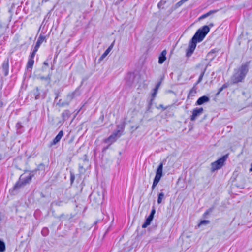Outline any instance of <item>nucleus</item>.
I'll return each instance as SVG.
<instances>
[{"label": "nucleus", "mask_w": 252, "mask_h": 252, "mask_svg": "<svg viewBox=\"0 0 252 252\" xmlns=\"http://www.w3.org/2000/svg\"><path fill=\"white\" fill-rule=\"evenodd\" d=\"M210 31L208 26H204L199 29L190 41L188 48L187 49L186 56L188 57H190L193 53L196 47L197 42H201Z\"/></svg>", "instance_id": "nucleus-1"}, {"label": "nucleus", "mask_w": 252, "mask_h": 252, "mask_svg": "<svg viewBox=\"0 0 252 252\" xmlns=\"http://www.w3.org/2000/svg\"><path fill=\"white\" fill-rule=\"evenodd\" d=\"M248 63H245L241 66L235 71L234 74L231 76L230 81L232 84H236L242 82L248 72Z\"/></svg>", "instance_id": "nucleus-2"}, {"label": "nucleus", "mask_w": 252, "mask_h": 252, "mask_svg": "<svg viewBox=\"0 0 252 252\" xmlns=\"http://www.w3.org/2000/svg\"><path fill=\"white\" fill-rule=\"evenodd\" d=\"M34 176V171H30L29 174L27 176H24L21 175L19 181L16 183L14 186V189L17 190L19 189L24 187L26 185L30 183L32 177Z\"/></svg>", "instance_id": "nucleus-3"}, {"label": "nucleus", "mask_w": 252, "mask_h": 252, "mask_svg": "<svg viewBox=\"0 0 252 252\" xmlns=\"http://www.w3.org/2000/svg\"><path fill=\"white\" fill-rule=\"evenodd\" d=\"M163 163H160L156 170V176L154 178L153 185L152 186V190H153L155 189V187L158 185L161 178L163 176Z\"/></svg>", "instance_id": "nucleus-4"}, {"label": "nucleus", "mask_w": 252, "mask_h": 252, "mask_svg": "<svg viewBox=\"0 0 252 252\" xmlns=\"http://www.w3.org/2000/svg\"><path fill=\"white\" fill-rule=\"evenodd\" d=\"M228 158V155H225L211 163V170L214 171L221 168L224 165L225 161Z\"/></svg>", "instance_id": "nucleus-5"}, {"label": "nucleus", "mask_w": 252, "mask_h": 252, "mask_svg": "<svg viewBox=\"0 0 252 252\" xmlns=\"http://www.w3.org/2000/svg\"><path fill=\"white\" fill-rule=\"evenodd\" d=\"M120 130H117L112 134H111L109 137L105 139L104 140V142L106 143H109V145H111L113 142H114L120 136L121 134H120Z\"/></svg>", "instance_id": "nucleus-6"}, {"label": "nucleus", "mask_w": 252, "mask_h": 252, "mask_svg": "<svg viewBox=\"0 0 252 252\" xmlns=\"http://www.w3.org/2000/svg\"><path fill=\"white\" fill-rule=\"evenodd\" d=\"M203 112V108H196L192 110V114L190 116V120L194 121L196 118L201 115Z\"/></svg>", "instance_id": "nucleus-7"}, {"label": "nucleus", "mask_w": 252, "mask_h": 252, "mask_svg": "<svg viewBox=\"0 0 252 252\" xmlns=\"http://www.w3.org/2000/svg\"><path fill=\"white\" fill-rule=\"evenodd\" d=\"M45 165L43 163H40L37 166V168L32 170V171H34V175L36 174V173L38 171L39 174H41V175H43L45 174Z\"/></svg>", "instance_id": "nucleus-8"}, {"label": "nucleus", "mask_w": 252, "mask_h": 252, "mask_svg": "<svg viewBox=\"0 0 252 252\" xmlns=\"http://www.w3.org/2000/svg\"><path fill=\"white\" fill-rule=\"evenodd\" d=\"M2 71L4 76H7L9 72V62L8 60L4 61L2 64Z\"/></svg>", "instance_id": "nucleus-9"}, {"label": "nucleus", "mask_w": 252, "mask_h": 252, "mask_svg": "<svg viewBox=\"0 0 252 252\" xmlns=\"http://www.w3.org/2000/svg\"><path fill=\"white\" fill-rule=\"evenodd\" d=\"M210 100L209 98L206 96H202L199 97L196 101V104L198 105H200L203 104L204 103H206L209 102Z\"/></svg>", "instance_id": "nucleus-10"}, {"label": "nucleus", "mask_w": 252, "mask_h": 252, "mask_svg": "<svg viewBox=\"0 0 252 252\" xmlns=\"http://www.w3.org/2000/svg\"><path fill=\"white\" fill-rule=\"evenodd\" d=\"M63 135V131L62 130H61L58 133L57 135L55 137V138L53 139L52 142L51 143V145H56L57 143H58L61 139Z\"/></svg>", "instance_id": "nucleus-11"}, {"label": "nucleus", "mask_w": 252, "mask_h": 252, "mask_svg": "<svg viewBox=\"0 0 252 252\" xmlns=\"http://www.w3.org/2000/svg\"><path fill=\"white\" fill-rule=\"evenodd\" d=\"M196 90H197L196 86L194 85L193 87L191 89V90L189 92V93L188 94L187 98L190 99V98H191L192 97L194 96L197 93Z\"/></svg>", "instance_id": "nucleus-12"}, {"label": "nucleus", "mask_w": 252, "mask_h": 252, "mask_svg": "<svg viewBox=\"0 0 252 252\" xmlns=\"http://www.w3.org/2000/svg\"><path fill=\"white\" fill-rule=\"evenodd\" d=\"M114 43H115V41H114L113 42V43L106 50V51L104 52V53L101 55V56L100 58V60H102L104 58H105L107 56V55L109 53V52L112 49V48L114 46Z\"/></svg>", "instance_id": "nucleus-13"}, {"label": "nucleus", "mask_w": 252, "mask_h": 252, "mask_svg": "<svg viewBox=\"0 0 252 252\" xmlns=\"http://www.w3.org/2000/svg\"><path fill=\"white\" fill-rule=\"evenodd\" d=\"M45 37L41 35L39 36L38 38V40L36 43L35 46H34V49H36V50L38 51L40 46L43 43L44 40H45Z\"/></svg>", "instance_id": "nucleus-14"}, {"label": "nucleus", "mask_w": 252, "mask_h": 252, "mask_svg": "<svg viewBox=\"0 0 252 252\" xmlns=\"http://www.w3.org/2000/svg\"><path fill=\"white\" fill-rule=\"evenodd\" d=\"M167 54V52L165 50H164L162 51L160 56L158 58V63L159 64H162L163 62L166 60V55Z\"/></svg>", "instance_id": "nucleus-15"}, {"label": "nucleus", "mask_w": 252, "mask_h": 252, "mask_svg": "<svg viewBox=\"0 0 252 252\" xmlns=\"http://www.w3.org/2000/svg\"><path fill=\"white\" fill-rule=\"evenodd\" d=\"M71 114V112L68 110H65L64 111H63L62 114V117L63 121L64 122V121L67 120L69 119V118L70 117Z\"/></svg>", "instance_id": "nucleus-16"}, {"label": "nucleus", "mask_w": 252, "mask_h": 252, "mask_svg": "<svg viewBox=\"0 0 252 252\" xmlns=\"http://www.w3.org/2000/svg\"><path fill=\"white\" fill-rule=\"evenodd\" d=\"M153 218H154L149 216L146 219L144 223L142 224V227L143 228H146L149 225H150Z\"/></svg>", "instance_id": "nucleus-17"}, {"label": "nucleus", "mask_w": 252, "mask_h": 252, "mask_svg": "<svg viewBox=\"0 0 252 252\" xmlns=\"http://www.w3.org/2000/svg\"><path fill=\"white\" fill-rule=\"evenodd\" d=\"M206 68L207 67H206L204 70L201 72V73L200 74L199 77V78L197 80V81L195 83V84H194V85L197 86L198 84H199L202 80L203 79V77L204 76V73L206 70Z\"/></svg>", "instance_id": "nucleus-18"}, {"label": "nucleus", "mask_w": 252, "mask_h": 252, "mask_svg": "<svg viewBox=\"0 0 252 252\" xmlns=\"http://www.w3.org/2000/svg\"><path fill=\"white\" fill-rule=\"evenodd\" d=\"M34 96L35 99H39L41 98L40 93L38 87H36L34 92Z\"/></svg>", "instance_id": "nucleus-19"}, {"label": "nucleus", "mask_w": 252, "mask_h": 252, "mask_svg": "<svg viewBox=\"0 0 252 252\" xmlns=\"http://www.w3.org/2000/svg\"><path fill=\"white\" fill-rule=\"evenodd\" d=\"M163 199H164V194L163 192L159 193L158 195V203L160 204Z\"/></svg>", "instance_id": "nucleus-20"}, {"label": "nucleus", "mask_w": 252, "mask_h": 252, "mask_svg": "<svg viewBox=\"0 0 252 252\" xmlns=\"http://www.w3.org/2000/svg\"><path fill=\"white\" fill-rule=\"evenodd\" d=\"M33 64H34L33 59L29 58L28 63H27V67L28 68H32L33 66Z\"/></svg>", "instance_id": "nucleus-21"}, {"label": "nucleus", "mask_w": 252, "mask_h": 252, "mask_svg": "<svg viewBox=\"0 0 252 252\" xmlns=\"http://www.w3.org/2000/svg\"><path fill=\"white\" fill-rule=\"evenodd\" d=\"M5 251V245L4 242L0 240V252H4Z\"/></svg>", "instance_id": "nucleus-22"}, {"label": "nucleus", "mask_w": 252, "mask_h": 252, "mask_svg": "<svg viewBox=\"0 0 252 252\" xmlns=\"http://www.w3.org/2000/svg\"><path fill=\"white\" fill-rule=\"evenodd\" d=\"M63 203L62 201H55L51 203V205L54 206H61Z\"/></svg>", "instance_id": "nucleus-23"}, {"label": "nucleus", "mask_w": 252, "mask_h": 252, "mask_svg": "<svg viewBox=\"0 0 252 252\" xmlns=\"http://www.w3.org/2000/svg\"><path fill=\"white\" fill-rule=\"evenodd\" d=\"M40 79L41 80H45L46 81H47V82L48 83H50V76L49 75H48L47 77H43V76H41L40 77Z\"/></svg>", "instance_id": "nucleus-24"}, {"label": "nucleus", "mask_w": 252, "mask_h": 252, "mask_svg": "<svg viewBox=\"0 0 252 252\" xmlns=\"http://www.w3.org/2000/svg\"><path fill=\"white\" fill-rule=\"evenodd\" d=\"M37 50H36V49H33L32 52L31 53V54L30 55V59H33L34 56H35V55L36 54V53L37 52Z\"/></svg>", "instance_id": "nucleus-25"}, {"label": "nucleus", "mask_w": 252, "mask_h": 252, "mask_svg": "<svg viewBox=\"0 0 252 252\" xmlns=\"http://www.w3.org/2000/svg\"><path fill=\"white\" fill-rule=\"evenodd\" d=\"M209 220H202L198 224V226H200L202 225H203V224H208L209 223Z\"/></svg>", "instance_id": "nucleus-26"}, {"label": "nucleus", "mask_w": 252, "mask_h": 252, "mask_svg": "<svg viewBox=\"0 0 252 252\" xmlns=\"http://www.w3.org/2000/svg\"><path fill=\"white\" fill-rule=\"evenodd\" d=\"M209 16V14L207 12V13L204 14L202 15V16H201L199 18V20H202V19H205V18H207V17H208Z\"/></svg>", "instance_id": "nucleus-27"}, {"label": "nucleus", "mask_w": 252, "mask_h": 252, "mask_svg": "<svg viewBox=\"0 0 252 252\" xmlns=\"http://www.w3.org/2000/svg\"><path fill=\"white\" fill-rule=\"evenodd\" d=\"M76 93H77V91L76 90L75 91L73 92L71 94H69L68 96H69L71 99H73L74 98V97L75 96V94H76Z\"/></svg>", "instance_id": "nucleus-28"}, {"label": "nucleus", "mask_w": 252, "mask_h": 252, "mask_svg": "<svg viewBox=\"0 0 252 252\" xmlns=\"http://www.w3.org/2000/svg\"><path fill=\"white\" fill-rule=\"evenodd\" d=\"M155 212H156V210L155 209H153L152 210H151V212L150 213V214L149 215V216H151L153 218H154V216L155 214Z\"/></svg>", "instance_id": "nucleus-29"}, {"label": "nucleus", "mask_w": 252, "mask_h": 252, "mask_svg": "<svg viewBox=\"0 0 252 252\" xmlns=\"http://www.w3.org/2000/svg\"><path fill=\"white\" fill-rule=\"evenodd\" d=\"M153 101V100H152V99H150V101H149V102L148 103V110H149L151 108V106L152 105Z\"/></svg>", "instance_id": "nucleus-30"}, {"label": "nucleus", "mask_w": 252, "mask_h": 252, "mask_svg": "<svg viewBox=\"0 0 252 252\" xmlns=\"http://www.w3.org/2000/svg\"><path fill=\"white\" fill-rule=\"evenodd\" d=\"M218 11V10H210L208 13L209 14V15L210 16L212 14H214V13H216Z\"/></svg>", "instance_id": "nucleus-31"}, {"label": "nucleus", "mask_w": 252, "mask_h": 252, "mask_svg": "<svg viewBox=\"0 0 252 252\" xmlns=\"http://www.w3.org/2000/svg\"><path fill=\"white\" fill-rule=\"evenodd\" d=\"M156 94H157V93L153 92V93L152 94V95H151V99H152V100H154L155 97L156 96Z\"/></svg>", "instance_id": "nucleus-32"}, {"label": "nucleus", "mask_w": 252, "mask_h": 252, "mask_svg": "<svg viewBox=\"0 0 252 252\" xmlns=\"http://www.w3.org/2000/svg\"><path fill=\"white\" fill-rule=\"evenodd\" d=\"M223 90V88H222L221 87H220L218 92L217 93V94H216V96H218L222 91Z\"/></svg>", "instance_id": "nucleus-33"}, {"label": "nucleus", "mask_w": 252, "mask_h": 252, "mask_svg": "<svg viewBox=\"0 0 252 252\" xmlns=\"http://www.w3.org/2000/svg\"><path fill=\"white\" fill-rule=\"evenodd\" d=\"M16 126L17 129H20L22 127V126L21 125V124L20 122H18L17 123Z\"/></svg>", "instance_id": "nucleus-34"}, {"label": "nucleus", "mask_w": 252, "mask_h": 252, "mask_svg": "<svg viewBox=\"0 0 252 252\" xmlns=\"http://www.w3.org/2000/svg\"><path fill=\"white\" fill-rule=\"evenodd\" d=\"M228 87V84L227 83H225L222 86H221V88H223V89L224 90V89L227 88Z\"/></svg>", "instance_id": "nucleus-35"}, {"label": "nucleus", "mask_w": 252, "mask_h": 252, "mask_svg": "<svg viewBox=\"0 0 252 252\" xmlns=\"http://www.w3.org/2000/svg\"><path fill=\"white\" fill-rule=\"evenodd\" d=\"M186 1H183L182 0H181V1H179L177 4L178 5V6H181L183 3H184V2H185Z\"/></svg>", "instance_id": "nucleus-36"}, {"label": "nucleus", "mask_w": 252, "mask_h": 252, "mask_svg": "<svg viewBox=\"0 0 252 252\" xmlns=\"http://www.w3.org/2000/svg\"><path fill=\"white\" fill-rule=\"evenodd\" d=\"M123 0H117V1L116 2V4H119L121 2H122Z\"/></svg>", "instance_id": "nucleus-37"}, {"label": "nucleus", "mask_w": 252, "mask_h": 252, "mask_svg": "<svg viewBox=\"0 0 252 252\" xmlns=\"http://www.w3.org/2000/svg\"><path fill=\"white\" fill-rule=\"evenodd\" d=\"M158 88L156 87L154 89L153 91L154 92H156L157 93Z\"/></svg>", "instance_id": "nucleus-38"}, {"label": "nucleus", "mask_w": 252, "mask_h": 252, "mask_svg": "<svg viewBox=\"0 0 252 252\" xmlns=\"http://www.w3.org/2000/svg\"><path fill=\"white\" fill-rule=\"evenodd\" d=\"M160 84H161L160 82L158 83L157 84L156 86V87H157L158 88H159V86L160 85Z\"/></svg>", "instance_id": "nucleus-39"}, {"label": "nucleus", "mask_w": 252, "mask_h": 252, "mask_svg": "<svg viewBox=\"0 0 252 252\" xmlns=\"http://www.w3.org/2000/svg\"><path fill=\"white\" fill-rule=\"evenodd\" d=\"M3 103L2 101H0V108L3 107Z\"/></svg>", "instance_id": "nucleus-40"}, {"label": "nucleus", "mask_w": 252, "mask_h": 252, "mask_svg": "<svg viewBox=\"0 0 252 252\" xmlns=\"http://www.w3.org/2000/svg\"><path fill=\"white\" fill-rule=\"evenodd\" d=\"M79 169H80V170L81 171V170H83V169H84V168H83V167L82 166H81V165H79Z\"/></svg>", "instance_id": "nucleus-41"}, {"label": "nucleus", "mask_w": 252, "mask_h": 252, "mask_svg": "<svg viewBox=\"0 0 252 252\" xmlns=\"http://www.w3.org/2000/svg\"><path fill=\"white\" fill-rule=\"evenodd\" d=\"M74 177L73 176H71V179H70L71 180V182H73V181H74Z\"/></svg>", "instance_id": "nucleus-42"}, {"label": "nucleus", "mask_w": 252, "mask_h": 252, "mask_svg": "<svg viewBox=\"0 0 252 252\" xmlns=\"http://www.w3.org/2000/svg\"><path fill=\"white\" fill-rule=\"evenodd\" d=\"M49 0H42V2H47Z\"/></svg>", "instance_id": "nucleus-43"}, {"label": "nucleus", "mask_w": 252, "mask_h": 252, "mask_svg": "<svg viewBox=\"0 0 252 252\" xmlns=\"http://www.w3.org/2000/svg\"><path fill=\"white\" fill-rule=\"evenodd\" d=\"M44 64L46 65V66H48V63L47 62H44Z\"/></svg>", "instance_id": "nucleus-44"}, {"label": "nucleus", "mask_w": 252, "mask_h": 252, "mask_svg": "<svg viewBox=\"0 0 252 252\" xmlns=\"http://www.w3.org/2000/svg\"><path fill=\"white\" fill-rule=\"evenodd\" d=\"M209 214V212L208 211H206L205 213H204V215H207V214Z\"/></svg>", "instance_id": "nucleus-45"}, {"label": "nucleus", "mask_w": 252, "mask_h": 252, "mask_svg": "<svg viewBox=\"0 0 252 252\" xmlns=\"http://www.w3.org/2000/svg\"><path fill=\"white\" fill-rule=\"evenodd\" d=\"M45 230H45H45H44V229H43V230L42 231V234L43 235H45V234H44V233H44V231Z\"/></svg>", "instance_id": "nucleus-46"}, {"label": "nucleus", "mask_w": 252, "mask_h": 252, "mask_svg": "<svg viewBox=\"0 0 252 252\" xmlns=\"http://www.w3.org/2000/svg\"><path fill=\"white\" fill-rule=\"evenodd\" d=\"M250 171H252V163L251 164V168L250 169Z\"/></svg>", "instance_id": "nucleus-47"}, {"label": "nucleus", "mask_w": 252, "mask_h": 252, "mask_svg": "<svg viewBox=\"0 0 252 252\" xmlns=\"http://www.w3.org/2000/svg\"><path fill=\"white\" fill-rule=\"evenodd\" d=\"M209 26H211V27H212L213 26V23H210L209 24Z\"/></svg>", "instance_id": "nucleus-48"}, {"label": "nucleus", "mask_w": 252, "mask_h": 252, "mask_svg": "<svg viewBox=\"0 0 252 252\" xmlns=\"http://www.w3.org/2000/svg\"><path fill=\"white\" fill-rule=\"evenodd\" d=\"M108 146H107V147H106V148H104V149H103V150H104H104H106L107 149H108Z\"/></svg>", "instance_id": "nucleus-49"}, {"label": "nucleus", "mask_w": 252, "mask_h": 252, "mask_svg": "<svg viewBox=\"0 0 252 252\" xmlns=\"http://www.w3.org/2000/svg\"><path fill=\"white\" fill-rule=\"evenodd\" d=\"M1 220V214L0 213V221Z\"/></svg>", "instance_id": "nucleus-50"}, {"label": "nucleus", "mask_w": 252, "mask_h": 252, "mask_svg": "<svg viewBox=\"0 0 252 252\" xmlns=\"http://www.w3.org/2000/svg\"><path fill=\"white\" fill-rule=\"evenodd\" d=\"M97 202V203H98V204H99V203H100V202H101V200H100L98 201Z\"/></svg>", "instance_id": "nucleus-51"}, {"label": "nucleus", "mask_w": 252, "mask_h": 252, "mask_svg": "<svg viewBox=\"0 0 252 252\" xmlns=\"http://www.w3.org/2000/svg\"><path fill=\"white\" fill-rule=\"evenodd\" d=\"M160 106L161 107H163L162 105H160Z\"/></svg>", "instance_id": "nucleus-52"}]
</instances>
